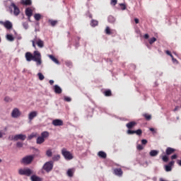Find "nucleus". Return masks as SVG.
<instances>
[{
	"mask_svg": "<svg viewBox=\"0 0 181 181\" xmlns=\"http://www.w3.org/2000/svg\"><path fill=\"white\" fill-rule=\"evenodd\" d=\"M52 124L54 127H60L64 125V122L61 119H54L52 121Z\"/></svg>",
	"mask_w": 181,
	"mask_h": 181,
	"instance_id": "obj_11",
	"label": "nucleus"
},
{
	"mask_svg": "<svg viewBox=\"0 0 181 181\" xmlns=\"http://www.w3.org/2000/svg\"><path fill=\"white\" fill-rule=\"evenodd\" d=\"M26 138H27L26 135L17 134V135L14 136L13 137H12L11 140H13L15 141H17L18 140L25 141L26 139Z\"/></svg>",
	"mask_w": 181,
	"mask_h": 181,
	"instance_id": "obj_9",
	"label": "nucleus"
},
{
	"mask_svg": "<svg viewBox=\"0 0 181 181\" xmlns=\"http://www.w3.org/2000/svg\"><path fill=\"white\" fill-rule=\"evenodd\" d=\"M136 33H137L138 34H141V30H136Z\"/></svg>",
	"mask_w": 181,
	"mask_h": 181,
	"instance_id": "obj_61",
	"label": "nucleus"
},
{
	"mask_svg": "<svg viewBox=\"0 0 181 181\" xmlns=\"http://www.w3.org/2000/svg\"><path fill=\"white\" fill-rule=\"evenodd\" d=\"M48 57L56 64H59V61L54 55H48Z\"/></svg>",
	"mask_w": 181,
	"mask_h": 181,
	"instance_id": "obj_21",
	"label": "nucleus"
},
{
	"mask_svg": "<svg viewBox=\"0 0 181 181\" xmlns=\"http://www.w3.org/2000/svg\"><path fill=\"white\" fill-rule=\"evenodd\" d=\"M141 144L143 145H146V144H148V141H146V139H143L141 140Z\"/></svg>",
	"mask_w": 181,
	"mask_h": 181,
	"instance_id": "obj_50",
	"label": "nucleus"
},
{
	"mask_svg": "<svg viewBox=\"0 0 181 181\" xmlns=\"http://www.w3.org/2000/svg\"><path fill=\"white\" fill-rule=\"evenodd\" d=\"M1 42V38H0V42Z\"/></svg>",
	"mask_w": 181,
	"mask_h": 181,
	"instance_id": "obj_63",
	"label": "nucleus"
},
{
	"mask_svg": "<svg viewBox=\"0 0 181 181\" xmlns=\"http://www.w3.org/2000/svg\"><path fill=\"white\" fill-rule=\"evenodd\" d=\"M143 117L147 120L149 121L151 119H152V116L148 115V114H144Z\"/></svg>",
	"mask_w": 181,
	"mask_h": 181,
	"instance_id": "obj_36",
	"label": "nucleus"
},
{
	"mask_svg": "<svg viewBox=\"0 0 181 181\" xmlns=\"http://www.w3.org/2000/svg\"><path fill=\"white\" fill-rule=\"evenodd\" d=\"M176 151V149L172 148L170 147L167 148L166 151H165V154L167 156H170L172 155L173 153H175Z\"/></svg>",
	"mask_w": 181,
	"mask_h": 181,
	"instance_id": "obj_17",
	"label": "nucleus"
},
{
	"mask_svg": "<svg viewBox=\"0 0 181 181\" xmlns=\"http://www.w3.org/2000/svg\"><path fill=\"white\" fill-rule=\"evenodd\" d=\"M0 25H3L7 30H11L13 28V24L10 21H0Z\"/></svg>",
	"mask_w": 181,
	"mask_h": 181,
	"instance_id": "obj_6",
	"label": "nucleus"
},
{
	"mask_svg": "<svg viewBox=\"0 0 181 181\" xmlns=\"http://www.w3.org/2000/svg\"><path fill=\"white\" fill-rule=\"evenodd\" d=\"M49 23H50L51 26L52 27H54L57 25V24L58 23V21L57 20H52V19H49L48 21Z\"/></svg>",
	"mask_w": 181,
	"mask_h": 181,
	"instance_id": "obj_26",
	"label": "nucleus"
},
{
	"mask_svg": "<svg viewBox=\"0 0 181 181\" xmlns=\"http://www.w3.org/2000/svg\"><path fill=\"white\" fill-rule=\"evenodd\" d=\"M35 42H37V37H35V39H33V40H32V45H33V47L34 48H36Z\"/></svg>",
	"mask_w": 181,
	"mask_h": 181,
	"instance_id": "obj_43",
	"label": "nucleus"
},
{
	"mask_svg": "<svg viewBox=\"0 0 181 181\" xmlns=\"http://www.w3.org/2000/svg\"><path fill=\"white\" fill-rule=\"evenodd\" d=\"M172 60H173V62L174 63H175V62H177V59H176V58H174L173 56Z\"/></svg>",
	"mask_w": 181,
	"mask_h": 181,
	"instance_id": "obj_55",
	"label": "nucleus"
},
{
	"mask_svg": "<svg viewBox=\"0 0 181 181\" xmlns=\"http://www.w3.org/2000/svg\"><path fill=\"white\" fill-rule=\"evenodd\" d=\"M49 83L51 86H52L54 83V81L50 80Z\"/></svg>",
	"mask_w": 181,
	"mask_h": 181,
	"instance_id": "obj_56",
	"label": "nucleus"
},
{
	"mask_svg": "<svg viewBox=\"0 0 181 181\" xmlns=\"http://www.w3.org/2000/svg\"><path fill=\"white\" fill-rule=\"evenodd\" d=\"M25 16L28 17V21H30V18L33 15V11L30 8H26L25 11Z\"/></svg>",
	"mask_w": 181,
	"mask_h": 181,
	"instance_id": "obj_10",
	"label": "nucleus"
},
{
	"mask_svg": "<svg viewBox=\"0 0 181 181\" xmlns=\"http://www.w3.org/2000/svg\"><path fill=\"white\" fill-rule=\"evenodd\" d=\"M134 22H135L136 24H139V19L137 18H134Z\"/></svg>",
	"mask_w": 181,
	"mask_h": 181,
	"instance_id": "obj_53",
	"label": "nucleus"
},
{
	"mask_svg": "<svg viewBox=\"0 0 181 181\" xmlns=\"http://www.w3.org/2000/svg\"><path fill=\"white\" fill-rule=\"evenodd\" d=\"M4 101L6 103H10L12 101L11 98H9V96H5Z\"/></svg>",
	"mask_w": 181,
	"mask_h": 181,
	"instance_id": "obj_41",
	"label": "nucleus"
},
{
	"mask_svg": "<svg viewBox=\"0 0 181 181\" xmlns=\"http://www.w3.org/2000/svg\"><path fill=\"white\" fill-rule=\"evenodd\" d=\"M23 146V144L22 142H18L16 144V147L18 148H22Z\"/></svg>",
	"mask_w": 181,
	"mask_h": 181,
	"instance_id": "obj_46",
	"label": "nucleus"
},
{
	"mask_svg": "<svg viewBox=\"0 0 181 181\" xmlns=\"http://www.w3.org/2000/svg\"><path fill=\"white\" fill-rule=\"evenodd\" d=\"M135 126H136V122H130L126 124V127L129 129V130L132 129Z\"/></svg>",
	"mask_w": 181,
	"mask_h": 181,
	"instance_id": "obj_20",
	"label": "nucleus"
},
{
	"mask_svg": "<svg viewBox=\"0 0 181 181\" xmlns=\"http://www.w3.org/2000/svg\"><path fill=\"white\" fill-rule=\"evenodd\" d=\"M62 154L66 160H71L74 158L73 154L68 151L66 148H63L62 150Z\"/></svg>",
	"mask_w": 181,
	"mask_h": 181,
	"instance_id": "obj_3",
	"label": "nucleus"
},
{
	"mask_svg": "<svg viewBox=\"0 0 181 181\" xmlns=\"http://www.w3.org/2000/svg\"><path fill=\"white\" fill-rule=\"evenodd\" d=\"M0 163H2V160L0 158Z\"/></svg>",
	"mask_w": 181,
	"mask_h": 181,
	"instance_id": "obj_62",
	"label": "nucleus"
},
{
	"mask_svg": "<svg viewBox=\"0 0 181 181\" xmlns=\"http://www.w3.org/2000/svg\"><path fill=\"white\" fill-rule=\"evenodd\" d=\"M61 158V156L60 155H55L52 157V160L53 161H59Z\"/></svg>",
	"mask_w": 181,
	"mask_h": 181,
	"instance_id": "obj_35",
	"label": "nucleus"
},
{
	"mask_svg": "<svg viewBox=\"0 0 181 181\" xmlns=\"http://www.w3.org/2000/svg\"><path fill=\"white\" fill-rule=\"evenodd\" d=\"M49 136V133L48 132H44L41 133V137H42L44 139L48 138Z\"/></svg>",
	"mask_w": 181,
	"mask_h": 181,
	"instance_id": "obj_27",
	"label": "nucleus"
},
{
	"mask_svg": "<svg viewBox=\"0 0 181 181\" xmlns=\"http://www.w3.org/2000/svg\"><path fill=\"white\" fill-rule=\"evenodd\" d=\"M13 15L15 16H19V14L21 13V11L20 8L16 6V5L15 4V3L12 2L9 6V10L11 11V13H13Z\"/></svg>",
	"mask_w": 181,
	"mask_h": 181,
	"instance_id": "obj_2",
	"label": "nucleus"
},
{
	"mask_svg": "<svg viewBox=\"0 0 181 181\" xmlns=\"http://www.w3.org/2000/svg\"><path fill=\"white\" fill-rule=\"evenodd\" d=\"M179 110V106H176V107H175L174 111H177Z\"/></svg>",
	"mask_w": 181,
	"mask_h": 181,
	"instance_id": "obj_59",
	"label": "nucleus"
},
{
	"mask_svg": "<svg viewBox=\"0 0 181 181\" xmlns=\"http://www.w3.org/2000/svg\"><path fill=\"white\" fill-rule=\"evenodd\" d=\"M149 154L151 157H155L159 154V151L153 150L149 153Z\"/></svg>",
	"mask_w": 181,
	"mask_h": 181,
	"instance_id": "obj_28",
	"label": "nucleus"
},
{
	"mask_svg": "<svg viewBox=\"0 0 181 181\" xmlns=\"http://www.w3.org/2000/svg\"><path fill=\"white\" fill-rule=\"evenodd\" d=\"M98 156L103 159L107 158V153L103 151L98 152Z\"/></svg>",
	"mask_w": 181,
	"mask_h": 181,
	"instance_id": "obj_23",
	"label": "nucleus"
},
{
	"mask_svg": "<svg viewBox=\"0 0 181 181\" xmlns=\"http://www.w3.org/2000/svg\"><path fill=\"white\" fill-rule=\"evenodd\" d=\"M36 44L40 48H43L45 46V42L40 38H36Z\"/></svg>",
	"mask_w": 181,
	"mask_h": 181,
	"instance_id": "obj_15",
	"label": "nucleus"
},
{
	"mask_svg": "<svg viewBox=\"0 0 181 181\" xmlns=\"http://www.w3.org/2000/svg\"><path fill=\"white\" fill-rule=\"evenodd\" d=\"M116 21V18L113 16H108V22L110 23H114Z\"/></svg>",
	"mask_w": 181,
	"mask_h": 181,
	"instance_id": "obj_29",
	"label": "nucleus"
},
{
	"mask_svg": "<svg viewBox=\"0 0 181 181\" xmlns=\"http://www.w3.org/2000/svg\"><path fill=\"white\" fill-rule=\"evenodd\" d=\"M113 32H116V30H111V28L109 26H107L105 30V33L107 35H112L113 33Z\"/></svg>",
	"mask_w": 181,
	"mask_h": 181,
	"instance_id": "obj_19",
	"label": "nucleus"
},
{
	"mask_svg": "<svg viewBox=\"0 0 181 181\" xmlns=\"http://www.w3.org/2000/svg\"><path fill=\"white\" fill-rule=\"evenodd\" d=\"M6 39L10 41V42H13L14 41V37L13 36V35L11 34H7L6 35Z\"/></svg>",
	"mask_w": 181,
	"mask_h": 181,
	"instance_id": "obj_30",
	"label": "nucleus"
},
{
	"mask_svg": "<svg viewBox=\"0 0 181 181\" xmlns=\"http://www.w3.org/2000/svg\"><path fill=\"white\" fill-rule=\"evenodd\" d=\"M37 76H38L39 80L43 81L45 79V76H44L43 74H41V72H39L37 74Z\"/></svg>",
	"mask_w": 181,
	"mask_h": 181,
	"instance_id": "obj_39",
	"label": "nucleus"
},
{
	"mask_svg": "<svg viewBox=\"0 0 181 181\" xmlns=\"http://www.w3.org/2000/svg\"><path fill=\"white\" fill-rule=\"evenodd\" d=\"M136 148L139 151H142V150H144V146H142V145L139 144V145H137Z\"/></svg>",
	"mask_w": 181,
	"mask_h": 181,
	"instance_id": "obj_45",
	"label": "nucleus"
},
{
	"mask_svg": "<svg viewBox=\"0 0 181 181\" xmlns=\"http://www.w3.org/2000/svg\"><path fill=\"white\" fill-rule=\"evenodd\" d=\"M90 25L92 27H96L98 25V21L97 20H92L90 23Z\"/></svg>",
	"mask_w": 181,
	"mask_h": 181,
	"instance_id": "obj_32",
	"label": "nucleus"
},
{
	"mask_svg": "<svg viewBox=\"0 0 181 181\" xmlns=\"http://www.w3.org/2000/svg\"><path fill=\"white\" fill-rule=\"evenodd\" d=\"M149 130H150L151 132H155V129H153V128H150Z\"/></svg>",
	"mask_w": 181,
	"mask_h": 181,
	"instance_id": "obj_60",
	"label": "nucleus"
},
{
	"mask_svg": "<svg viewBox=\"0 0 181 181\" xmlns=\"http://www.w3.org/2000/svg\"><path fill=\"white\" fill-rule=\"evenodd\" d=\"M67 175L69 177H72L74 176V170L73 169H69L66 173Z\"/></svg>",
	"mask_w": 181,
	"mask_h": 181,
	"instance_id": "obj_31",
	"label": "nucleus"
},
{
	"mask_svg": "<svg viewBox=\"0 0 181 181\" xmlns=\"http://www.w3.org/2000/svg\"><path fill=\"white\" fill-rule=\"evenodd\" d=\"M37 136V133H32L30 135L28 136V140H32L33 138H35Z\"/></svg>",
	"mask_w": 181,
	"mask_h": 181,
	"instance_id": "obj_34",
	"label": "nucleus"
},
{
	"mask_svg": "<svg viewBox=\"0 0 181 181\" xmlns=\"http://www.w3.org/2000/svg\"><path fill=\"white\" fill-rule=\"evenodd\" d=\"M144 38L146 39V40L149 39V34L146 33V34L144 35Z\"/></svg>",
	"mask_w": 181,
	"mask_h": 181,
	"instance_id": "obj_51",
	"label": "nucleus"
},
{
	"mask_svg": "<svg viewBox=\"0 0 181 181\" xmlns=\"http://www.w3.org/2000/svg\"><path fill=\"white\" fill-rule=\"evenodd\" d=\"M52 150H47V151H46V156H47V157H52Z\"/></svg>",
	"mask_w": 181,
	"mask_h": 181,
	"instance_id": "obj_40",
	"label": "nucleus"
},
{
	"mask_svg": "<svg viewBox=\"0 0 181 181\" xmlns=\"http://www.w3.org/2000/svg\"><path fill=\"white\" fill-rule=\"evenodd\" d=\"M45 141V139H44L42 136H38L36 139V144H42Z\"/></svg>",
	"mask_w": 181,
	"mask_h": 181,
	"instance_id": "obj_22",
	"label": "nucleus"
},
{
	"mask_svg": "<svg viewBox=\"0 0 181 181\" xmlns=\"http://www.w3.org/2000/svg\"><path fill=\"white\" fill-rule=\"evenodd\" d=\"M155 42H156V37H153L148 40V42L150 45L155 43Z\"/></svg>",
	"mask_w": 181,
	"mask_h": 181,
	"instance_id": "obj_37",
	"label": "nucleus"
},
{
	"mask_svg": "<svg viewBox=\"0 0 181 181\" xmlns=\"http://www.w3.org/2000/svg\"><path fill=\"white\" fill-rule=\"evenodd\" d=\"M120 7L122 8V10H126L127 6L124 4H120Z\"/></svg>",
	"mask_w": 181,
	"mask_h": 181,
	"instance_id": "obj_48",
	"label": "nucleus"
},
{
	"mask_svg": "<svg viewBox=\"0 0 181 181\" xmlns=\"http://www.w3.org/2000/svg\"><path fill=\"white\" fill-rule=\"evenodd\" d=\"M18 174L30 177L33 174V171L30 169H20L18 170Z\"/></svg>",
	"mask_w": 181,
	"mask_h": 181,
	"instance_id": "obj_5",
	"label": "nucleus"
},
{
	"mask_svg": "<svg viewBox=\"0 0 181 181\" xmlns=\"http://www.w3.org/2000/svg\"><path fill=\"white\" fill-rule=\"evenodd\" d=\"M127 134H129V135H132L134 134H136L139 136H141V135H142V130L141 129H138L136 131L128 130L127 132Z\"/></svg>",
	"mask_w": 181,
	"mask_h": 181,
	"instance_id": "obj_12",
	"label": "nucleus"
},
{
	"mask_svg": "<svg viewBox=\"0 0 181 181\" xmlns=\"http://www.w3.org/2000/svg\"><path fill=\"white\" fill-rule=\"evenodd\" d=\"M176 158H177V155H176V154H175V155H173V156H171V159H172V160H175V159H176Z\"/></svg>",
	"mask_w": 181,
	"mask_h": 181,
	"instance_id": "obj_52",
	"label": "nucleus"
},
{
	"mask_svg": "<svg viewBox=\"0 0 181 181\" xmlns=\"http://www.w3.org/2000/svg\"><path fill=\"white\" fill-rule=\"evenodd\" d=\"M111 4L116 6L117 4V0H111Z\"/></svg>",
	"mask_w": 181,
	"mask_h": 181,
	"instance_id": "obj_49",
	"label": "nucleus"
},
{
	"mask_svg": "<svg viewBox=\"0 0 181 181\" xmlns=\"http://www.w3.org/2000/svg\"><path fill=\"white\" fill-rule=\"evenodd\" d=\"M160 181H165V180H160Z\"/></svg>",
	"mask_w": 181,
	"mask_h": 181,
	"instance_id": "obj_64",
	"label": "nucleus"
},
{
	"mask_svg": "<svg viewBox=\"0 0 181 181\" xmlns=\"http://www.w3.org/2000/svg\"><path fill=\"white\" fill-rule=\"evenodd\" d=\"M21 112L18 109V107H14V109L13 110V111L11 112V117L18 118L19 117H21Z\"/></svg>",
	"mask_w": 181,
	"mask_h": 181,
	"instance_id": "obj_8",
	"label": "nucleus"
},
{
	"mask_svg": "<svg viewBox=\"0 0 181 181\" xmlns=\"http://www.w3.org/2000/svg\"><path fill=\"white\" fill-rule=\"evenodd\" d=\"M54 163L52 161L47 162L44 164L42 170H45L47 173H49L53 170Z\"/></svg>",
	"mask_w": 181,
	"mask_h": 181,
	"instance_id": "obj_4",
	"label": "nucleus"
},
{
	"mask_svg": "<svg viewBox=\"0 0 181 181\" xmlns=\"http://www.w3.org/2000/svg\"><path fill=\"white\" fill-rule=\"evenodd\" d=\"M165 54L168 56H170L171 58H173V55H172V52L169 50H165Z\"/></svg>",
	"mask_w": 181,
	"mask_h": 181,
	"instance_id": "obj_44",
	"label": "nucleus"
},
{
	"mask_svg": "<svg viewBox=\"0 0 181 181\" xmlns=\"http://www.w3.org/2000/svg\"><path fill=\"white\" fill-rule=\"evenodd\" d=\"M54 91L57 94H61L62 93V89L59 86V85H54Z\"/></svg>",
	"mask_w": 181,
	"mask_h": 181,
	"instance_id": "obj_16",
	"label": "nucleus"
},
{
	"mask_svg": "<svg viewBox=\"0 0 181 181\" xmlns=\"http://www.w3.org/2000/svg\"><path fill=\"white\" fill-rule=\"evenodd\" d=\"M41 17H42V16H41L40 13H35V14L34 15V18H35V20L37 21H40Z\"/></svg>",
	"mask_w": 181,
	"mask_h": 181,
	"instance_id": "obj_33",
	"label": "nucleus"
},
{
	"mask_svg": "<svg viewBox=\"0 0 181 181\" xmlns=\"http://www.w3.org/2000/svg\"><path fill=\"white\" fill-rule=\"evenodd\" d=\"M104 95L106 97H111L112 95V92L110 89H107V90H105Z\"/></svg>",
	"mask_w": 181,
	"mask_h": 181,
	"instance_id": "obj_25",
	"label": "nucleus"
},
{
	"mask_svg": "<svg viewBox=\"0 0 181 181\" xmlns=\"http://www.w3.org/2000/svg\"><path fill=\"white\" fill-rule=\"evenodd\" d=\"M123 173V170L121 168L114 169V174L118 177H122Z\"/></svg>",
	"mask_w": 181,
	"mask_h": 181,
	"instance_id": "obj_13",
	"label": "nucleus"
},
{
	"mask_svg": "<svg viewBox=\"0 0 181 181\" xmlns=\"http://www.w3.org/2000/svg\"><path fill=\"white\" fill-rule=\"evenodd\" d=\"M165 171H167V172L172 171V167H170L169 165H165Z\"/></svg>",
	"mask_w": 181,
	"mask_h": 181,
	"instance_id": "obj_42",
	"label": "nucleus"
},
{
	"mask_svg": "<svg viewBox=\"0 0 181 181\" xmlns=\"http://www.w3.org/2000/svg\"><path fill=\"white\" fill-rule=\"evenodd\" d=\"M64 101L69 103L71 101V98H68V96H65Z\"/></svg>",
	"mask_w": 181,
	"mask_h": 181,
	"instance_id": "obj_47",
	"label": "nucleus"
},
{
	"mask_svg": "<svg viewBox=\"0 0 181 181\" xmlns=\"http://www.w3.org/2000/svg\"><path fill=\"white\" fill-rule=\"evenodd\" d=\"M3 136H4V134H3V132H1L0 131V139H1V138H3Z\"/></svg>",
	"mask_w": 181,
	"mask_h": 181,
	"instance_id": "obj_58",
	"label": "nucleus"
},
{
	"mask_svg": "<svg viewBox=\"0 0 181 181\" xmlns=\"http://www.w3.org/2000/svg\"><path fill=\"white\" fill-rule=\"evenodd\" d=\"M37 116V112L33 111L28 115V119L29 121H32Z\"/></svg>",
	"mask_w": 181,
	"mask_h": 181,
	"instance_id": "obj_14",
	"label": "nucleus"
},
{
	"mask_svg": "<svg viewBox=\"0 0 181 181\" xmlns=\"http://www.w3.org/2000/svg\"><path fill=\"white\" fill-rule=\"evenodd\" d=\"M173 165H175V161H171L168 164V165H170V167L173 166Z\"/></svg>",
	"mask_w": 181,
	"mask_h": 181,
	"instance_id": "obj_54",
	"label": "nucleus"
},
{
	"mask_svg": "<svg viewBox=\"0 0 181 181\" xmlns=\"http://www.w3.org/2000/svg\"><path fill=\"white\" fill-rule=\"evenodd\" d=\"M162 160L163 162L168 163V161H169V157L168 156V155H165L162 157Z\"/></svg>",
	"mask_w": 181,
	"mask_h": 181,
	"instance_id": "obj_38",
	"label": "nucleus"
},
{
	"mask_svg": "<svg viewBox=\"0 0 181 181\" xmlns=\"http://www.w3.org/2000/svg\"><path fill=\"white\" fill-rule=\"evenodd\" d=\"M21 4L23 6H31L33 1L32 0H21Z\"/></svg>",
	"mask_w": 181,
	"mask_h": 181,
	"instance_id": "obj_18",
	"label": "nucleus"
},
{
	"mask_svg": "<svg viewBox=\"0 0 181 181\" xmlns=\"http://www.w3.org/2000/svg\"><path fill=\"white\" fill-rule=\"evenodd\" d=\"M25 58L28 62L31 61L35 62L37 66H40L42 64V54L38 50H35L33 54L32 52H25Z\"/></svg>",
	"mask_w": 181,
	"mask_h": 181,
	"instance_id": "obj_1",
	"label": "nucleus"
},
{
	"mask_svg": "<svg viewBox=\"0 0 181 181\" xmlns=\"http://www.w3.org/2000/svg\"><path fill=\"white\" fill-rule=\"evenodd\" d=\"M177 163L180 166H181V160H178L177 161Z\"/></svg>",
	"mask_w": 181,
	"mask_h": 181,
	"instance_id": "obj_57",
	"label": "nucleus"
},
{
	"mask_svg": "<svg viewBox=\"0 0 181 181\" xmlns=\"http://www.w3.org/2000/svg\"><path fill=\"white\" fill-rule=\"evenodd\" d=\"M35 158V156H28L22 159V163L24 164H30Z\"/></svg>",
	"mask_w": 181,
	"mask_h": 181,
	"instance_id": "obj_7",
	"label": "nucleus"
},
{
	"mask_svg": "<svg viewBox=\"0 0 181 181\" xmlns=\"http://www.w3.org/2000/svg\"><path fill=\"white\" fill-rule=\"evenodd\" d=\"M31 181H42V179L36 175H32L30 177Z\"/></svg>",
	"mask_w": 181,
	"mask_h": 181,
	"instance_id": "obj_24",
	"label": "nucleus"
}]
</instances>
